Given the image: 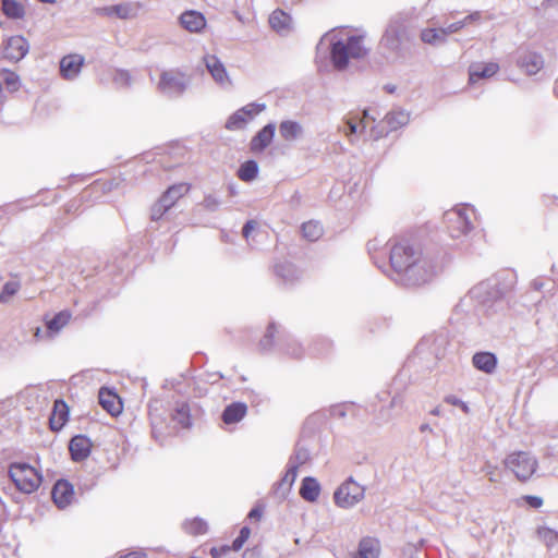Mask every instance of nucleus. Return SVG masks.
<instances>
[{"mask_svg":"<svg viewBox=\"0 0 558 558\" xmlns=\"http://www.w3.org/2000/svg\"><path fill=\"white\" fill-rule=\"evenodd\" d=\"M302 234L308 241H317L323 235V227L317 221H307L302 225Z\"/></svg>","mask_w":558,"mask_h":558,"instance_id":"obj_32","label":"nucleus"},{"mask_svg":"<svg viewBox=\"0 0 558 558\" xmlns=\"http://www.w3.org/2000/svg\"><path fill=\"white\" fill-rule=\"evenodd\" d=\"M250 536H251L250 527L243 526L240 530L239 536L233 541V550L239 551L240 549H242V547L247 542Z\"/></svg>","mask_w":558,"mask_h":558,"instance_id":"obj_40","label":"nucleus"},{"mask_svg":"<svg viewBox=\"0 0 558 558\" xmlns=\"http://www.w3.org/2000/svg\"><path fill=\"white\" fill-rule=\"evenodd\" d=\"M256 228V222L253 221V220H248L244 227H243V230H242V233H243V236L245 239H248V236L251 235V233L255 230Z\"/></svg>","mask_w":558,"mask_h":558,"instance_id":"obj_44","label":"nucleus"},{"mask_svg":"<svg viewBox=\"0 0 558 558\" xmlns=\"http://www.w3.org/2000/svg\"><path fill=\"white\" fill-rule=\"evenodd\" d=\"M191 190V184L186 182L175 183L169 186L166 192L160 196L166 206L173 207L183 196Z\"/></svg>","mask_w":558,"mask_h":558,"instance_id":"obj_19","label":"nucleus"},{"mask_svg":"<svg viewBox=\"0 0 558 558\" xmlns=\"http://www.w3.org/2000/svg\"><path fill=\"white\" fill-rule=\"evenodd\" d=\"M279 132H280V135L286 141H292V140H295L299 136V134L301 133V126L296 122H293V121H283V122H281V124L279 126Z\"/></svg>","mask_w":558,"mask_h":558,"instance_id":"obj_35","label":"nucleus"},{"mask_svg":"<svg viewBox=\"0 0 558 558\" xmlns=\"http://www.w3.org/2000/svg\"><path fill=\"white\" fill-rule=\"evenodd\" d=\"M242 558H260V556L255 549H248L243 554Z\"/></svg>","mask_w":558,"mask_h":558,"instance_id":"obj_48","label":"nucleus"},{"mask_svg":"<svg viewBox=\"0 0 558 558\" xmlns=\"http://www.w3.org/2000/svg\"><path fill=\"white\" fill-rule=\"evenodd\" d=\"M258 172L257 163L254 160H247L241 165L238 177L244 182L252 181L256 178Z\"/></svg>","mask_w":558,"mask_h":558,"instance_id":"obj_34","label":"nucleus"},{"mask_svg":"<svg viewBox=\"0 0 558 558\" xmlns=\"http://www.w3.org/2000/svg\"><path fill=\"white\" fill-rule=\"evenodd\" d=\"M472 363L474 367L486 374H492L497 366V359L490 352H477L473 355Z\"/></svg>","mask_w":558,"mask_h":558,"instance_id":"obj_24","label":"nucleus"},{"mask_svg":"<svg viewBox=\"0 0 558 558\" xmlns=\"http://www.w3.org/2000/svg\"><path fill=\"white\" fill-rule=\"evenodd\" d=\"M233 550V544L230 545H221L214 546L210 548L209 554L211 558H226Z\"/></svg>","mask_w":558,"mask_h":558,"instance_id":"obj_42","label":"nucleus"},{"mask_svg":"<svg viewBox=\"0 0 558 558\" xmlns=\"http://www.w3.org/2000/svg\"><path fill=\"white\" fill-rule=\"evenodd\" d=\"M204 62L206 64L207 70L214 77V80L220 84L229 82V77L226 71L225 65L214 54L206 56L204 58Z\"/></svg>","mask_w":558,"mask_h":558,"instance_id":"obj_23","label":"nucleus"},{"mask_svg":"<svg viewBox=\"0 0 558 558\" xmlns=\"http://www.w3.org/2000/svg\"><path fill=\"white\" fill-rule=\"evenodd\" d=\"M84 63V59L78 54H69L60 61V72L64 78L75 77Z\"/></svg>","mask_w":558,"mask_h":558,"instance_id":"obj_18","label":"nucleus"},{"mask_svg":"<svg viewBox=\"0 0 558 558\" xmlns=\"http://www.w3.org/2000/svg\"><path fill=\"white\" fill-rule=\"evenodd\" d=\"M0 76L2 77L5 88L9 92L14 93L20 89L21 80L16 72L8 69H2L0 72Z\"/></svg>","mask_w":558,"mask_h":558,"instance_id":"obj_33","label":"nucleus"},{"mask_svg":"<svg viewBox=\"0 0 558 558\" xmlns=\"http://www.w3.org/2000/svg\"><path fill=\"white\" fill-rule=\"evenodd\" d=\"M554 92H555V95L558 97V80L556 81Z\"/></svg>","mask_w":558,"mask_h":558,"instance_id":"obj_53","label":"nucleus"},{"mask_svg":"<svg viewBox=\"0 0 558 558\" xmlns=\"http://www.w3.org/2000/svg\"><path fill=\"white\" fill-rule=\"evenodd\" d=\"M72 460L80 462L85 460L92 450V441L83 435L74 436L69 445Z\"/></svg>","mask_w":558,"mask_h":558,"instance_id":"obj_14","label":"nucleus"},{"mask_svg":"<svg viewBox=\"0 0 558 558\" xmlns=\"http://www.w3.org/2000/svg\"><path fill=\"white\" fill-rule=\"evenodd\" d=\"M99 403L112 416L119 415L123 410L121 398L108 388H101L98 393Z\"/></svg>","mask_w":558,"mask_h":558,"instance_id":"obj_13","label":"nucleus"},{"mask_svg":"<svg viewBox=\"0 0 558 558\" xmlns=\"http://www.w3.org/2000/svg\"><path fill=\"white\" fill-rule=\"evenodd\" d=\"M40 2H44V3H54L56 0H39Z\"/></svg>","mask_w":558,"mask_h":558,"instance_id":"obj_54","label":"nucleus"},{"mask_svg":"<svg viewBox=\"0 0 558 558\" xmlns=\"http://www.w3.org/2000/svg\"><path fill=\"white\" fill-rule=\"evenodd\" d=\"M247 413V405L243 402H233L222 412L223 423L230 425L240 422Z\"/></svg>","mask_w":558,"mask_h":558,"instance_id":"obj_25","label":"nucleus"},{"mask_svg":"<svg viewBox=\"0 0 558 558\" xmlns=\"http://www.w3.org/2000/svg\"><path fill=\"white\" fill-rule=\"evenodd\" d=\"M158 87L165 93L180 94L185 88V75L179 71H165L160 75Z\"/></svg>","mask_w":558,"mask_h":558,"instance_id":"obj_10","label":"nucleus"},{"mask_svg":"<svg viewBox=\"0 0 558 558\" xmlns=\"http://www.w3.org/2000/svg\"><path fill=\"white\" fill-rule=\"evenodd\" d=\"M185 533L192 536L203 535L207 532L208 525L205 520L201 518L189 519L183 523Z\"/></svg>","mask_w":558,"mask_h":558,"instance_id":"obj_31","label":"nucleus"},{"mask_svg":"<svg viewBox=\"0 0 558 558\" xmlns=\"http://www.w3.org/2000/svg\"><path fill=\"white\" fill-rule=\"evenodd\" d=\"M71 313L69 311H61L56 314L51 319L46 320L48 332L51 335L59 332L64 326L69 324Z\"/></svg>","mask_w":558,"mask_h":558,"instance_id":"obj_29","label":"nucleus"},{"mask_svg":"<svg viewBox=\"0 0 558 558\" xmlns=\"http://www.w3.org/2000/svg\"><path fill=\"white\" fill-rule=\"evenodd\" d=\"M296 473H298V468L296 466H293L291 469L288 470L287 474H286V477H291L292 481H294L295 476H296Z\"/></svg>","mask_w":558,"mask_h":558,"instance_id":"obj_50","label":"nucleus"},{"mask_svg":"<svg viewBox=\"0 0 558 558\" xmlns=\"http://www.w3.org/2000/svg\"><path fill=\"white\" fill-rule=\"evenodd\" d=\"M148 416L153 437L157 440L162 439L167 434L169 425L165 416V411L158 401L149 404Z\"/></svg>","mask_w":558,"mask_h":558,"instance_id":"obj_7","label":"nucleus"},{"mask_svg":"<svg viewBox=\"0 0 558 558\" xmlns=\"http://www.w3.org/2000/svg\"><path fill=\"white\" fill-rule=\"evenodd\" d=\"M28 51V44L22 36L10 37L3 49L2 57L11 62H17L24 58Z\"/></svg>","mask_w":558,"mask_h":558,"instance_id":"obj_9","label":"nucleus"},{"mask_svg":"<svg viewBox=\"0 0 558 558\" xmlns=\"http://www.w3.org/2000/svg\"><path fill=\"white\" fill-rule=\"evenodd\" d=\"M3 98V88L2 84L0 83V100Z\"/></svg>","mask_w":558,"mask_h":558,"instance_id":"obj_55","label":"nucleus"},{"mask_svg":"<svg viewBox=\"0 0 558 558\" xmlns=\"http://www.w3.org/2000/svg\"><path fill=\"white\" fill-rule=\"evenodd\" d=\"M536 533L538 538L548 547L554 546L558 542V532L550 527L541 526Z\"/></svg>","mask_w":558,"mask_h":558,"instance_id":"obj_36","label":"nucleus"},{"mask_svg":"<svg viewBox=\"0 0 558 558\" xmlns=\"http://www.w3.org/2000/svg\"><path fill=\"white\" fill-rule=\"evenodd\" d=\"M367 50L363 45L362 36H351L345 41H337L331 47V60L338 70H343L349 63V59H360L366 54Z\"/></svg>","mask_w":558,"mask_h":558,"instance_id":"obj_3","label":"nucleus"},{"mask_svg":"<svg viewBox=\"0 0 558 558\" xmlns=\"http://www.w3.org/2000/svg\"><path fill=\"white\" fill-rule=\"evenodd\" d=\"M2 13L13 20L22 19L25 14V10L22 3L16 0H1Z\"/></svg>","mask_w":558,"mask_h":558,"instance_id":"obj_28","label":"nucleus"},{"mask_svg":"<svg viewBox=\"0 0 558 558\" xmlns=\"http://www.w3.org/2000/svg\"><path fill=\"white\" fill-rule=\"evenodd\" d=\"M389 244L390 266L402 276L405 286L422 287L434 280L437 275L436 265L423 254L420 244L407 238L391 239Z\"/></svg>","mask_w":558,"mask_h":558,"instance_id":"obj_1","label":"nucleus"},{"mask_svg":"<svg viewBox=\"0 0 558 558\" xmlns=\"http://www.w3.org/2000/svg\"><path fill=\"white\" fill-rule=\"evenodd\" d=\"M504 466L520 482L529 481L538 468V461L526 451H513L504 460Z\"/></svg>","mask_w":558,"mask_h":558,"instance_id":"obj_4","label":"nucleus"},{"mask_svg":"<svg viewBox=\"0 0 558 558\" xmlns=\"http://www.w3.org/2000/svg\"><path fill=\"white\" fill-rule=\"evenodd\" d=\"M41 335H43V330H41V328H40V327H37V328H36V330H35V333H34L35 338H36L37 340H39V339L41 338Z\"/></svg>","mask_w":558,"mask_h":558,"instance_id":"obj_51","label":"nucleus"},{"mask_svg":"<svg viewBox=\"0 0 558 558\" xmlns=\"http://www.w3.org/2000/svg\"><path fill=\"white\" fill-rule=\"evenodd\" d=\"M421 38L424 43L433 45L445 40L446 37L442 28H426L422 31Z\"/></svg>","mask_w":558,"mask_h":558,"instance_id":"obj_37","label":"nucleus"},{"mask_svg":"<svg viewBox=\"0 0 558 558\" xmlns=\"http://www.w3.org/2000/svg\"><path fill=\"white\" fill-rule=\"evenodd\" d=\"M51 497L57 507L63 509L69 506L74 498L73 486L65 480H59L52 488Z\"/></svg>","mask_w":558,"mask_h":558,"instance_id":"obj_11","label":"nucleus"},{"mask_svg":"<svg viewBox=\"0 0 558 558\" xmlns=\"http://www.w3.org/2000/svg\"><path fill=\"white\" fill-rule=\"evenodd\" d=\"M364 487L349 478L333 494L335 504L340 508H351L364 498Z\"/></svg>","mask_w":558,"mask_h":558,"instance_id":"obj_5","label":"nucleus"},{"mask_svg":"<svg viewBox=\"0 0 558 558\" xmlns=\"http://www.w3.org/2000/svg\"><path fill=\"white\" fill-rule=\"evenodd\" d=\"M299 493L304 500L314 502L320 495V485L316 478L307 476L303 478Z\"/></svg>","mask_w":558,"mask_h":558,"instance_id":"obj_26","label":"nucleus"},{"mask_svg":"<svg viewBox=\"0 0 558 558\" xmlns=\"http://www.w3.org/2000/svg\"><path fill=\"white\" fill-rule=\"evenodd\" d=\"M380 554L379 541L374 537H363L359 543L357 551L353 558H378Z\"/></svg>","mask_w":558,"mask_h":558,"instance_id":"obj_22","label":"nucleus"},{"mask_svg":"<svg viewBox=\"0 0 558 558\" xmlns=\"http://www.w3.org/2000/svg\"><path fill=\"white\" fill-rule=\"evenodd\" d=\"M263 110V107L250 104L235 111L226 122V129L230 131L243 129L255 116Z\"/></svg>","mask_w":558,"mask_h":558,"instance_id":"obj_8","label":"nucleus"},{"mask_svg":"<svg viewBox=\"0 0 558 558\" xmlns=\"http://www.w3.org/2000/svg\"><path fill=\"white\" fill-rule=\"evenodd\" d=\"M263 515V508L260 507H255L253 508L250 512H248V515L247 518L251 519V520H255V521H259L260 518Z\"/></svg>","mask_w":558,"mask_h":558,"instance_id":"obj_45","label":"nucleus"},{"mask_svg":"<svg viewBox=\"0 0 558 558\" xmlns=\"http://www.w3.org/2000/svg\"><path fill=\"white\" fill-rule=\"evenodd\" d=\"M523 500L534 509H538L543 506V499L538 496L526 495L523 496Z\"/></svg>","mask_w":558,"mask_h":558,"instance_id":"obj_43","label":"nucleus"},{"mask_svg":"<svg viewBox=\"0 0 558 558\" xmlns=\"http://www.w3.org/2000/svg\"><path fill=\"white\" fill-rule=\"evenodd\" d=\"M171 417L174 422H177L182 428H189L192 424L191 422V410L187 403L182 402L179 403Z\"/></svg>","mask_w":558,"mask_h":558,"instance_id":"obj_30","label":"nucleus"},{"mask_svg":"<svg viewBox=\"0 0 558 558\" xmlns=\"http://www.w3.org/2000/svg\"><path fill=\"white\" fill-rule=\"evenodd\" d=\"M20 290V283L17 281H10L3 286L0 293V302H8L17 291Z\"/></svg>","mask_w":558,"mask_h":558,"instance_id":"obj_39","label":"nucleus"},{"mask_svg":"<svg viewBox=\"0 0 558 558\" xmlns=\"http://www.w3.org/2000/svg\"><path fill=\"white\" fill-rule=\"evenodd\" d=\"M461 410L465 413L469 412V407L466 405V403H464L463 401H461L460 405Z\"/></svg>","mask_w":558,"mask_h":558,"instance_id":"obj_52","label":"nucleus"},{"mask_svg":"<svg viewBox=\"0 0 558 558\" xmlns=\"http://www.w3.org/2000/svg\"><path fill=\"white\" fill-rule=\"evenodd\" d=\"M445 401H446L447 403L451 404V405H457V407H459V405H460V403H461V400H460V399H458L456 396H447V397L445 398Z\"/></svg>","mask_w":558,"mask_h":558,"instance_id":"obj_47","label":"nucleus"},{"mask_svg":"<svg viewBox=\"0 0 558 558\" xmlns=\"http://www.w3.org/2000/svg\"><path fill=\"white\" fill-rule=\"evenodd\" d=\"M519 66L529 75L536 74L544 65V60L541 54L533 51L523 52L518 61Z\"/></svg>","mask_w":558,"mask_h":558,"instance_id":"obj_17","label":"nucleus"},{"mask_svg":"<svg viewBox=\"0 0 558 558\" xmlns=\"http://www.w3.org/2000/svg\"><path fill=\"white\" fill-rule=\"evenodd\" d=\"M348 126H349V133H350V134H354V133H356V131H357V126H359V124H357V123H355V122H353L352 120H349V121H348Z\"/></svg>","mask_w":558,"mask_h":558,"instance_id":"obj_49","label":"nucleus"},{"mask_svg":"<svg viewBox=\"0 0 558 558\" xmlns=\"http://www.w3.org/2000/svg\"><path fill=\"white\" fill-rule=\"evenodd\" d=\"M8 475L15 488L23 494L35 493L43 482L41 473L26 462H12Z\"/></svg>","mask_w":558,"mask_h":558,"instance_id":"obj_2","label":"nucleus"},{"mask_svg":"<svg viewBox=\"0 0 558 558\" xmlns=\"http://www.w3.org/2000/svg\"><path fill=\"white\" fill-rule=\"evenodd\" d=\"M275 135V125L267 124L251 141L250 148L253 153L263 151L272 141Z\"/></svg>","mask_w":558,"mask_h":558,"instance_id":"obj_21","label":"nucleus"},{"mask_svg":"<svg viewBox=\"0 0 558 558\" xmlns=\"http://www.w3.org/2000/svg\"><path fill=\"white\" fill-rule=\"evenodd\" d=\"M478 17H480L478 13L470 14V15L465 16L462 21L454 22V23H451L450 25H448L447 27H442L445 37L450 34L459 32L466 24L471 23L472 21L477 20Z\"/></svg>","mask_w":558,"mask_h":558,"instance_id":"obj_38","label":"nucleus"},{"mask_svg":"<svg viewBox=\"0 0 558 558\" xmlns=\"http://www.w3.org/2000/svg\"><path fill=\"white\" fill-rule=\"evenodd\" d=\"M268 22L270 27L279 34L288 33L292 29V19L290 14L281 9L272 11Z\"/></svg>","mask_w":558,"mask_h":558,"instance_id":"obj_20","label":"nucleus"},{"mask_svg":"<svg viewBox=\"0 0 558 558\" xmlns=\"http://www.w3.org/2000/svg\"><path fill=\"white\" fill-rule=\"evenodd\" d=\"M69 420V407L63 400H56L49 417V426L53 432L60 430Z\"/></svg>","mask_w":558,"mask_h":558,"instance_id":"obj_15","label":"nucleus"},{"mask_svg":"<svg viewBox=\"0 0 558 558\" xmlns=\"http://www.w3.org/2000/svg\"><path fill=\"white\" fill-rule=\"evenodd\" d=\"M499 70L497 63L489 62L483 65H475L470 69L469 81L470 83H476L481 78H487L495 75Z\"/></svg>","mask_w":558,"mask_h":558,"instance_id":"obj_27","label":"nucleus"},{"mask_svg":"<svg viewBox=\"0 0 558 558\" xmlns=\"http://www.w3.org/2000/svg\"><path fill=\"white\" fill-rule=\"evenodd\" d=\"M471 214L473 210L470 208H454L445 214L447 228L452 238L464 235L472 229Z\"/></svg>","mask_w":558,"mask_h":558,"instance_id":"obj_6","label":"nucleus"},{"mask_svg":"<svg viewBox=\"0 0 558 558\" xmlns=\"http://www.w3.org/2000/svg\"><path fill=\"white\" fill-rule=\"evenodd\" d=\"M169 209L170 207L166 206V203L159 198L151 208L150 217L153 220H159Z\"/></svg>","mask_w":558,"mask_h":558,"instance_id":"obj_41","label":"nucleus"},{"mask_svg":"<svg viewBox=\"0 0 558 558\" xmlns=\"http://www.w3.org/2000/svg\"><path fill=\"white\" fill-rule=\"evenodd\" d=\"M141 8V3H119L113 5H108L100 9V14L111 17L117 16L122 20L135 17L138 9Z\"/></svg>","mask_w":558,"mask_h":558,"instance_id":"obj_12","label":"nucleus"},{"mask_svg":"<svg viewBox=\"0 0 558 558\" xmlns=\"http://www.w3.org/2000/svg\"><path fill=\"white\" fill-rule=\"evenodd\" d=\"M180 23L190 33H199L206 27L205 16L197 11H186L181 14Z\"/></svg>","mask_w":558,"mask_h":558,"instance_id":"obj_16","label":"nucleus"},{"mask_svg":"<svg viewBox=\"0 0 558 558\" xmlns=\"http://www.w3.org/2000/svg\"><path fill=\"white\" fill-rule=\"evenodd\" d=\"M121 558H147V554L143 549H140L130 551L121 556Z\"/></svg>","mask_w":558,"mask_h":558,"instance_id":"obj_46","label":"nucleus"}]
</instances>
